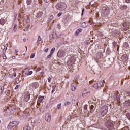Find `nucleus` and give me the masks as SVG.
I'll list each match as a JSON object with an SVG mask.
<instances>
[{"instance_id": "nucleus-35", "label": "nucleus", "mask_w": 130, "mask_h": 130, "mask_svg": "<svg viewBox=\"0 0 130 130\" xmlns=\"http://www.w3.org/2000/svg\"><path fill=\"white\" fill-rule=\"evenodd\" d=\"M3 59H7V57L6 56V54L5 53H3Z\"/></svg>"}, {"instance_id": "nucleus-44", "label": "nucleus", "mask_w": 130, "mask_h": 130, "mask_svg": "<svg viewBox=\"0 0 130 130\" xmlns=\"http://www.w3.org/2000/svg\"><path fill=\"white\" fill-rule=\"evenodd\" d=\"M61 15H62V12H60L58 14L57 16L58 17H60V16H61Z\"/></svg>"}, {"instance_id": "nucleus-32", "label": "nucleus", "mask_w": 130, "mask_h": 130, "mask_svg": "<svg viewBox=\"0 0 130 130\" xmlns=\"http://www.w3.org/2000/svg\"><path fill=\"white\" fill-rule=\"evenodd\" d=\"M57 107L58 108V109H60L61 108V103H60L59 104L57 105Z\"/></svg>"}, {"instance_id": "nucleus-17", "label": "nucleus", "mask_w": 130, "mask_h": 130, "mask_svg": "<svg viewBox=\"0 0 130 130\" xmlns=\"http://www.w3.org/2000/svg\"><path fill=\"white\" fill-rule=\"evenodd\" d=\"M121 10H126L127 9L128 7L126 5H123L120 6Z\"/></svg>"}, {"instance_id": "nucleus-15", "label": "nucleus", "mask_w": 130, "mask_h": 130, "mask_svg": "<svg viewBox=\"0 0 130 130\" xmlns=\"http://www.w3.org/2000/svg\"><path fill=\"white\" fill-rule=\"evenodd\" d=\"M122 58L123 59V60H127V59H128V57H127V55L126 54H124L122 55Z\"/></svg>"}, {"instance_id": "nucleus-43", "label": "nucleus", "mask_w": 130, "mask_h": 130, "mask_svg": "<svg viewBox=\"0 0 130 130\" xmlns=\"http://www.w3.org/2000/svg\"><path fill=\"white\" fill-rule=\"evenodd\" d=\"M51 55H52V54L50 53V54L49 55H48L47 58H50V57H51Z\"/></svg>"}, {"instance_id": "nucleus-61", "label": "nucleus", "mask_w": 130, "mask_h": 130, "mask_svg": "<svg viewBox=\"0 0 130 130\" xmlns=\"http://www.w3.org/2000/svg\"><path fill=\"white\" fill-rule=\"evenodd\" d=\"M25 48H26V51H27V50H28V47H27V46H25Z\"/></svg>"}, {"instance_id": "nucleus-23", "label": "nucleus", "mask_w": 130, "mask_h": 130, "mask_svg": "<svg viewBox=\"0 0 130 130\" xmlns=\"http://www.w3.org/2000/svg\"><path fill=\"white\" fill-rule=\"evenodd\" d=\"M17 31V24H15L13 29V32L15 33Z\"/></svg>"}, {"instance_id": "nucleus-50", "label": "nucleus", "mask_w": 130, "mask_h": 130, "mask_svg": "<svg viewBox=\"0 0 130 130\" xmlns=\"http://www.w3.org/2000/svg\"><path fill=\"white\" fill-rule=\"evenodd\" d=\"M48 49H49V48H47V49H46L45 50L44 52H48Z\"/></svg>"}, {"instance_id": "nucleus-40", "label": "nucleus", "mask_w": 130, "mask_h": 130, "mask_svg": "<svg viewBox=\"0 0 130 130\" xmlns=\"http://www.w3.org/2000/svg\"><path fill=\"white\" fill-rule=\"evenodd\" d=\"M20 87V85H17L15 88V90H18L19 88Z\"/></svg>"}, {"instance_id": "nucleus-59", "label": "nucleus", "mask_w": 130, "mask_h": 130, "mask_svg": "<svg viewBox=\"0 0 130 130\" xmlns=\"http://www.w3.org/2000/svg\"><path fill=\"white\" fill-rule=\"evenodd\" d=\"M16 58V57L15 56H12V59H15Z\"/></svg>"}, {"instance_id": "nucleus-25", "label": "nucleus", "mask_w": 130, "mask_h": 130, "mask_svg": "<svg viewBox=\"0 0 130 130\" xmlns=\"http://www.w3.org/2000/svg\"><path fill=\"white\" fill-rule=\"evenodd\" d=\"M41 40H42V39L41 38V37H40V36H39L38 37L37 44H39V43H38V42H39V41H41Z\"/></svg>"}, {"instance_id": "nucleus-60", "label": "nucleus", "mask_w": 130, "mask_h": 130, "mask_svg": "<svg viewBox=\"0 0 130 130\" xmlns=\"http://www.w3.org/2000/svg\"><path fill=\"white\" fill-rule=\"evenodd\" d=\"M19 52V51H17V50H15V53H18Z\"/></svg>"}, {"instance_id": "nucleus-30", "label": "nucleus", "mask_w": 130, "mask_h": 130, "mask_svg": "<svg viewBox=\"0 0 130 130\" xmlns=\"http://www.w3.org/2000/svg\"><path fill=\"white\" fill-rule=\"evenodd\" d=\"M76 86H74V85H73V86H72V87H71V90H72V91H76Z\"/></svg>"}, {"instance_id": "nucleus-9", "label": "nucleus", "mask_w": 130, "mask_h": 130, "mask_svg": "<svg viewBox=\"0 0 130 130\" xmlns=\"http://www.w3.org/2000/svg\"><path fill=\"white\" fill-rule=\"evenodd\" d=\"M29 99H30V93L26 92L24 95L25 101L27 102V101H29Z\"/></svg>"}, {"instance_id": "nucleus-51", "label": "nucleus", "mask_w": 130, "mask_h": 130, "mask_svg": "<svg viewBox=\"0 0 130 130\" xmlns=\"http://www.w3.org/2000/svg\"><path fill=\"white\" fill-rule=\"evenodd\" d=\"M40 70H41V68H38L37 69V72H39V71H40Z\"/></svg>"}, {"instance_id": "nucleus-57", "label": "nucleus", "mask_w": 130, "mask_h": 130, "mask_svg": "<svg viewBox=\"0 0 130 130\" xmlns=\"http://www.w3.org/2000/svg\"><path fill=\"white\" fill-rule=\"evenodd\" d=\"M41 75H44V72H41Z\"/></svg>"}, {"instance_id": "nucleus-18", "label": "nucleus", "mask_w": 130, "mask_h": 130, "mask_svg": "<svg viewBox=\"0 0 130 130\" xmlns=\"http://www.w3.org/2000/svg\"><path fill=\"white\" fill-rule=\"evenodd\" d=\"M81 32H82V29L80 28L76 31L75 33V35L78 36Z\"/></svg>"}, {"instance_id": "nucleus-13", "label": "nucleus", "mask_w": 130, "mask_h": 130, "mask_svg": "<svg viewBox=\"0 0 130 130\" xmlns=\"http://www.w3.org/2000/svg\"><path fill=\"white\" fill-rule=\"evenodd\" d=\"M10 125H11L12 126H13V127L14 126H16L17 125H18V124H19V122L17 121H14L13 122H11L10 123Z\"/></svg>"}, {"instance_id": "nucleus-62", "label": "nucleus", "mask_w": 130, "mask_h": 130, "mask_svg": "<svg viewBox=\"0 0 130 130\" xmlns=\"http://www.w3.org/2000/svg\"><path fill=\"white\" fill-rule=\"evenodd\" d=\"M43 19H41V22H42V23H43Z\"/></svg>"}, {"instance_id": "nucleus-38", "label": "nucleus", "mask_w": 130, "mask_h": 130, "mask_svg": "<svg viewBox=\"0 0 130 130\" xmlns=\"http://www.w3.org/2000/svg\"><path fill=\"white\" fill-rule=\"evenodd\" d=\"M33 74V71H31L27 73V76H30V75H32Z\"/></svg>"}, {"instance_id": "nucleus-46", "label": "nucleus", "mask_w": 130, "mask_h": 130, "mask_svg": "<svg viewBox=\"0 0 130 130\" xmlns=\"http://www.w3.org/2000/svg\"><path fill=\"white\" fill-rule=\"evenodd\" d=\"M84 12H85V9H83L82 10V14L81 15L83 16L84 15Z\"/></svg>"}, {"instance_id": "nucleus-27", "label": "nucleus", "mask_w": 130, "mask_h": 130, "mask_svg": "<svg viewBox=\"0 0 130 130\" xmlns=\"http://www.w3.org/2000/svg\"><path fill=\"white\" fill-rule=\"evenodd\" d=\"M64 105H65V106H68L69 105H71L70 102H69V101L65 102Z\"/></svg>"}, {"instance_id": "nucleus-12", "label": "nucleus", "mask_w": 130, "mask_h": 130, "mask_svg": "<svg viewBox=\"0 0 130 130\" xmlns=\"http://www.w3.org/2000/svg\"><path fill=\"white\" fill-rule=\"evenodd\" d=\"M10 125H11L12 126H13V127L14 126H16L17 125H18V124H19V122L17 121H14L13 122H11L10 123Z\"/></svg>"}, {"instance_id": "nucleus-11", "label": "nucleus", "mask_w": 130, "mask_h": 130, "mask_svg": "<svg viewBox=\"0 0 130 130\" xmlns=\"http://www.w3.org/2000/svg\"><path fill=\"white\" fill-rule=\"evenodd\" d=\"M10 125H11L12 126H13V127L14 126H16L17 125H18V124H19V122L17 121H14L13 122H11L10 123Z\"/></svg>"}, {"instance_id": "nucleus-8", "label": "nucleus", "mask_w": 130, "mask_h": 130, "mask_svg": "<svg viewBox=\"0 0 130 130\" xmlns=\"http://www.w3.org/2000/svg\"><path fill=\"white\" fill-rule=\"evenodd\" d=\"M102 10L104 14L108 15V13H109V8L105 7L103 8Z\"/></svg>"}, {"instance_id": "nucleus-5", "label": "nucleus", "mask_w": 130, "mask_h": 130, "mask_svg": "<svg viewBox=\"0 0 130 130\" xmlns=\"http://www.w3.org/2000/svg\"><path fill=\"white\" fill-rule=\"evenodd\" d=\"M123 28L125 31H127L130 29V24L128 23H124L123 25Z\"/></svg>"}, {"instance_id": "nucleus-63", "label": "nucleus", "mask_w": 130, "mask_h": 130, "mask_svg": "<svg viewBox=\"0 0 130 130\" xmlns=\"http://www.w3.org/2000/svg\"><path fill=\"white\" fill-rule=\"evenodd\" d=\"M52 88H53V89H55L56 86H53L52 87Z\"/></svg>"}, {"instance_id": "nucleus-55", "label": "nucleus", "mask_w": 130, "mask_h": 130, "mask_svg": "<svg viewBox=\"0 0 130 130\" xmlns=\"http://www.w3.org/2000/svg\"><path fill=\"white\" fill-rule=\"evenodd\" d=\"M17 76V74L16 73H14L13 74L14 77H16Z\"/></svg>"}, {"instance_id": "nucleus-2", "label": "nucleus", "mask_w": 130, "mask_h": 130, "mask_svg": "<svg viewBox=\"0 0 130 130\" xmlns=\"http://www.w3.org/2000/svg\"><path fill=\"white\" fill-rule=\"evenodd\" d=\"M106 126L109 130H114V127H113V123L110 121L108 120L106 122Z\"/></svg>"}, {"instance_id": "nucleus-7", "label": "nucleus", "mask_w": 130, "mask_h": 130, "mask_svg": "<svg viewBox=\"0 0 130 130\" xmlns=\"http://www.w3.org/2000/svg\"><path fill=\"white\" fill-rule=\"evenodd\" d=\"M89 93H90L89 90H88L86 89L82 90V92H81L82 97H86V96H87V95H88V94H89Z\"/></svg>"}, {"instance_id": "nucleus-37", "label": "nucleus", "mask_w": 130, "mask_h": 130, "mask_svg": "<svg viewBox=\"0 0 130 130\" xmlns=\"http://www.w3.org/2000/svg\"><path fill=\"white\" fill-rule=\"evenodd\" d=\"M31 3H32V0H27V5H31Z\"/></svg>"}, {"instance_id": "nucleus-45", "label": "nucleus", "mask_w": 130, "mask_h": 130, "mask_svg": "<svg viewBox=\"0 0 130 130\" xmlns=\"http://www.w3.org/2000/svg\"><path fill=\"white\" fill-rule=\"evenodd\" d=\"M17 16H18V14L15 13L14 14L15 20H16V18H17Z\"/></svg>"}, {"instance_id": "nucleus-33", "label": "nucleus", "mask_w": 130, "mask_h": 130, "mask_svg": "<svg viewBox=\"0 0 130 130\" xmlns=\"http://www.w3.org/2000/svg\"><path fill=\"white\" fill-rule=\"evenodd\" d=\"M49 38L50 40H53L54 39V37H53V35H51L49 36Z\"/></svg>"}, {"instance_id": "nucleus-56", "label": "nucleus", "mask_w": 130, "mask_h": 130, "mask_svg": "<svg viewBox=\"0 0 130 130\" xmlns=\"http://www.w3.org/2000/svg\"><path fill=\"white\" fill-rule=\"evenodd\" d=\"M45 3H48L49 2V0H44Z\"/></svg>"}, {"instance_id": "nucleus-19", "label": "nucleus", "mask_w": 130, "mask_h": 130, "mask_svg": "<svg viewBox=\"0 0 130 130\" xmlns=\"http://www.w3.org/2000/svg\"><path fill=\"white\" fill-rule=\"evenodd\" d=\"M5 23H6V21L5 20V19L1 18L0 19V24L1 25H5Z\"/></svg>"}, {"instance_id": "nucleus-24", "label": "nucleus", "mask_w": 130, "mask_h": 130, "mask_svg": "<svg viewBox=\"0 0 130 130\" xmlns=\"http://www.w3.org/2000/svg\"><path fill=\"white\" fill-rule=\"evenodd\" d=\"M81 27L82 28H86L87 27V24H86V22H83L81 24Z\"/></svg>"}, {"instance_id": "nucleus-58", "label": "nucleus", "mask_w": 130, "mask_h": 130, "mask_svg": "<svg viewBox=\"0 0 130 130\" xmlns=\"http://www.w3.org/2000/svg\"><path fill=\"white\" fill-rule=\"evenodd\" d=\"M7 51V49L5 48L3 49V51H4V52H5V51Z\"/></svg>"}, {"instance_id": "nucleus-53", "label": "nucleus", "mask_w": 130, "mask_h": 130, "mask_svg": "<svg viewBox=\"0 0 130 130\" xmlns=\"http://www.w3.org/2000/svg\"><path fill=\"white\" fill-rule=\"evenodd\" d=\"M46 130H51V128H50V127H47Z\"/></svg>"}, {"instance_id": "nucleus-3", "label": "nucleus", "mask_w": 130, "mask_h": 130, "mask_svg": "<svg viewBox=\"0 0 130 130\" xmlns=\"http://www.w3.org/2000/svg\"><path fill=\"white\" fill-rule=\"evenodd\" d=\"M102 85H103L102 81H99L94 84L93 87L95 89H99V88H101V87H102Z\"/></svg>"}, {"instance_id": "nucleus-48", "label": "nucleus", "mask_w": 130, "mask_h": 130, "mask_svg": "<svg viewBox=\"0 0 130 130\" xmlns=\"http://www.w3.org/2000/svg\"><path fill=\"white\" fill-rule=\"evenodd\" d=\"M90 109H94V105H91L90 106Z\"/></svg>"}, {"instance_id": "nucleus-39", "label": "nucleus", "mask_w": 130, "mask_h": 130, "mask_svg": "<svg viewBox=\"0 0 130 130\" xmlns=\"http://www.w3.org/2000/svg\"><path fill=\"white\" fill-rule=\"evenodd\" d=\"M35 56V53H32L30 55V58H34Z\"/></svg>"}, {"instance_id": "nucleus-29", "label": "nucleus", "mask_w": 130, "mask_h": 130, "mask_svg": "<svg viewBox=\"0 0 130 130\" xmlns=\"http://www.w3.org/2000/svg\"><path fill=\"white\" fill-rule=\"evenodd\" d=\"M116 99L117 100V101H120V98L118 94L116 95Z\"/></svg>"}, {"instance_id": "nucleus-52", "label": "nucleus", "mask_w": 130, "mask_h": 130, "mask_svg": "<svg viewBox=\"0 0 130 130\" xmlns=\"http://www.w3.org/2000/svg\"><path fill=\"white\" fill-rule=\"evenodd\" d=\"M55 91V89H53L52 91V94H53V93Z\"/></svg>"}, {"instance_id": "nucleus-49", "label": "nucleus", "mask_w": 130, "mask_h": 130, "mask_svg": "<svg viewBox=\"0 0 130 130\" xmlns=\"http://www.w3.org/2000/svg\"><path fill=\"white\" fill-rule=\"evenodd\" d=\"M3 72H4V74H5V76H7V74H6V73H7L8 71H7V70H4L3 71Z\"/></svg>"}, {"instance_id": "nucleus-21", "label": "nucleus", "mask_w": 130, "mask_h": 130, "mask_svg": "<svg viewBox=\"0 0 130 130\" xmlns=\"http://www.w3.org/2000/svg\"><path fill=\"white\" fill-rule=\"evenodd\" d=\"M4 86H0V95H2L3 93H4Z\"/></svg>"}, {"instance_id": "nucleus-47", "label": "nucleus", "mask_w": 130, "mask_h": 130, "mask_svg": "<svg viewBox=\"0 0 130 130\" xmlns=\"http://www.w3.org/2000/svg\"><path fill=\"white\" fill-rule=\"evenodd\" d=\"M48 82H49V83H50V81H51V78L49 77V78H48Z\"/></svg>"}, {"instance_id": "nucleus-54", "label": "nucleus", "mask_w": 130, "mask_h": 130, "mask_svg": "<svg viewBox=\"0 0 130 130\" xmlns=\"http://www.w3.org/2000/svg\"><path fill=\"white\" fill-rule=\"evenodd\" d=\"M126 3H127L128 4L130 3V0H125Z\"/></svg>"}, {"instance_id": "nucleus-31", "label": "nucleus", "mask_w": 130, "mask_h": 130, "mask_svg": "<svg viewBox=\"0 0 130 130\" xmlns=\"http://www.w3.org/2000/svg\"><path fill=\"white\" fill-rule=\"evenodd\" d=\"M71 60H72V61L71 63L70 64H73V63H74V62H75L76 60L74 58V57H71Z\"/></svg>"}, {"instance_id": "nucleus-28", "label": "nucleus", "mask_w": 130, "mask_h": 130, "mask_svg": "<svg viewBox=\"0 0 130 130\" xmlns=\"http://www.w3.org/2000/svg\"><path fill=\"white\" fill-rule=\"evenodd\" d=\"M55 51V47L52 48L50 52L51 54H53V53H54Z\"/></svg>"}, {"instance_id": "nucleus-1", "label": "nucleus", "mask_w": 130, "mask_h": 130, "mask_svg": "<svg viewBox=\"0 0 130 130\" xmlns=\"http://www.w3.org/2000/svg\"><path fill=\"white\" fill-rule=\"evenodd\" d=\"M100 112L102 116H104V115H106L107 112H108V107L107 106H103L101 108Z\"/></svg>"}, {"instance_id": "nucleus-20", "label": "nucleus", "mask_w": 130, "mask_h": 130, "mask_svg": "<svg viewBox=\"0 0 130 130\" xmlns=\"http://www.w3.org/2000/svg\"><path fill=\"white\" fill-rule=\"evenodd\" d=\"M12 128H14V127L11 126V124L9 123L7 127V130H12Z\"/></svg>"}, {"instance_id": "nucleus-34", "label": "nucleus", "mask_w": 130, "mask_h": 130, "mask_svg": "<svg viewBox=\"0 0 130 130\" xmlns=\"http://www.w3.org/2000/svg\"><path fill=\"white\" fill-rule=\"evenodd\" d=\"M26 23H30V18L26 16Z\"/></svg>"}, {"instance_id": "nucleus-4", "label": "nucleus", "mask_w": 130, "mask_h": 130, "mask_svg": "<svg viewBox=\"0 0 130 130\" xmlns=\"http://www.w3.org/2000/svg\"><path fill=\"white\" fill-rule=\"evenodd\" d=\"M57 55L58 57H64V56H66V52L63 50H59L58 51Z\"/></svg>"}, {"instance_id": "nucleus-10", "label": "nucleus", "mask_w": 130, "mask_h": 130, "mask_svg": "<svg viewBox=\"0 0 130 130\" xmlns=\"http://www.w3.org/2000/svg\"><path fill=\"white\" fill-rule=\"evenodd\" d=\"M60 6H61V9L62 11L63 10H64V9H67V4H66V3L60 2Z\"/></svg>"}, {"instance_id": "nucleus-42", "label": "nucleus", "mask_w": 130, "mask_h": 130, "mask_svg": "<svg viewBox=\"0 0 130 130\" xmlns=\"http://www.w3.org/2000/svg\"><path fill=\"white\" fill-rule=\"evenodd\" d=\"M8 46H9V45H8V44H6L4 46V48H6V49H8Z\"/></svg>"}, {"instance_id": "nucleus-64", "label": "nucleus", "mask_w": 130, "mask_h": 130, "mask_svg": "<svg viewBox=\"0 0 130 130\" xmlns=\"http://www.w3.org/2000/svg\"><path fill=\"white\" fill-rule=\"evenodd\" d=\"M24 42H26V39H23Z\"/></svg>"}, {"instance_id": "nucleus-6", "label": "nucleus", "mask_w": 130, "mask_h": 130, "mask_svg": "<svg viewBox=\"0 0 130 130\" xmlns=\"http://www.w3.org/2000/svg\"><path fill=\"white\" fill-rule=\"evenodd\" d=\"M45 119L46 121H47V122H50V121L51 120V116H50V114H46L45 116Z\"/></svg>"}, {"instance_id": "nucleus-26", "label": "nucleus", "mask_w": 130, "mask_h": 130, "mask_svg": "<svg viewBox=\"0 0 130 130\" xmlns=\"http://www.w3.org/2000/svg\"><path fill=\"white\" fill-rule=\"evenodd\" d=\"M44 98L43 96H39L38 99L40 102H42V101L43 100Z\"/></svg>"}, {"instance_id": "nucleus-22", "label": "nucleus", "mask_w": 130, "mask_h": 130, "mask_svg": "<svg viewBox=\"0 0 130 130\" xmlns=\"http://www.w3.org/2000/svg\"><path fill=\"white\" fill-rule=\"evenodd\" d=\"M43 15V13L42 12H39L37 13V17L38 18H41Z\"/></svg>"}, {"instance_id": "nucleus-41", "label": "nucleus", "mask_w": 130, "mask_h": 130, "mask_svg": "<svg viewBox=\"0 0 130 130\" xmlns=\"http://www.w3.org/2000/svg\"><path fill=\"white\" fill-rule=\"evenodd\" d=\"M84 108L85 110H87L88 109V105H86L84 106Z\"/></svg>"}, {"instance_id": "nucleus-14", "label": "nucleus", "mask_w": 130, "mask_h": 130, "mask_svg": "<svg viewBox=\"0 0 130 130\" xmlns=\"http://www.w3.org/2000/svg\"><path fill=\"white\" fill-rule=\"evenodd\" d=\"M56 8L57 10H59V11H62L61 6L60 5V3H58L56 5Z\"/></svg>"}, {"instance_id": "nucleus-16", "label": "nucleus", "mask_w": 130, "mask_h": 130, "mask_svg": "<svg viewBox=\"0 0 130 130\" xmlns=\"http://www.w3.org/2000/svg\"><path fill=\"white\" fill-rule=\"evenodd\" d=\"M24 130H32V128L29 125V124L27 125L23 128Z\"/></svg>"}, {"instance_id": "nucleus-36", "label": "nucleus", "mask_w": 130, "mask_h": 130, "mask_svg": "<svg viewBox=\"0 0 130 130\" xmlns=\"http://www.w3.org/2000/svg\"><path fill=\"white\" fill-rule=\"evenodd\" d=\"M53 19V15H51L49 20V22H51V20Z\"/></svg>"}]
</instances>
